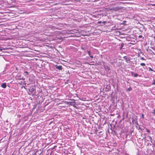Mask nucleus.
I'll use <instances>...</instances> for the list:
<instances>
[{
    "label": "nucleus",
    "mask_w": 155,
    "mask_h": 155,
    "mask_svg": "<svg viewBox=\"0 0 155 155\" xmlns=\"http://www.w3.org/2000/svg\"><path fill=\"white\" fill-rule=\"evenodd\" d=\"M103 22L104 23H106V21H104Z\"/></svg>",
    "instance_id": "nucleus-25"
},
{
    "label": "nucleus",
    "mask_w": 155,
    "mask_h": 155,
    "mask_svg": "<svg viewBox=\"0 0 155 155\" xmlns=\"http://www.w3.org/2000/svg\"><path fill=\"white\" fill-rule=\"evenodd\" d=\"M138 37L139 38H142L143 37V36L142 35H140Z\"/></svg>",
    "instance_id": "nucleus-20"
},
{
    "label": "nucleus",
    "mask_w": 155,
    "mask_h": 155,
    "mask_svg": "<svg viewBox=\"0 0 155 155\" xmlns=\"http://www.w3.org/2000/svg\"><path fill=\"white\" fill-rule=\"evenodd\" d=\"M142 117H143V114L142 115Z\"/></svg>",
    "instance_id": "nucleus-29"
},
{
    "label": "nucleus",
    "mask_w": 155,
    "mask_h": 155,
    "mask_svg": "<svg viewBox=\"0 0 155 155\" xmlns=\"http://www.w3.org/2000/svg\"><path fill=\"white\" fill-rule=\"evenodd\" d=\"M56 146H54V147H56Z\"/></svg>",
    "instance_id": "nucleus-30"
},
{
    "label": "nucleus",
    "mask_w": 155,
    "mask_h": 155,
    "mask_svg": "<svg viewBox=\"0 0 155 155\" xmlns=\"http://www.w3.org/2000/svg\"><path fill=\"white\" fill-rule=\"evenodd\" d=\"M15 78L16 80H25V78H24V77L21 75V74L20 73H18L17 75L15 77Z\"/></svg>",
    "instance_id": "nucleus-1"
},
{
    "label": "nucleus",
    "mask_w": 155,
    "mask_h": 155,
    "mask_svg": "<svg viewBox=\"0 0 155 155\" xmlns=\"http://www.w3.org/2000/svg\"><path fill=\"white\" fill-rule=\"evenodd\" d=\"M124 44L123 43H122L121 44V46H120V49H122L123 47L124 46Z\"/></svg>",
    "instance_id": "nucleus-10"
},
{
    "label": "nucleus",
    "mask_w": 155,
    "mask_h": 155,
    "mask_svg": "<svg viewBox=\"0 0 155 155\" xmlns=\"http://www.w3.org/2000/svg\"><path fill=\"white\" fill-rule=\"evenodd\" d=\"M91 58H93V56L92 55H90L89 56Z\"/></svg>",
    "instance_id": "nucleus-23"
},
{
    "label": "nucleus",
    "mask_w": 155,
    "mask_h": 155,
    "mask_svg": "<svg viewBox=\"0 0 155 155\" xmlns=\"http://www.w3.org/2000/svg\"><path fill=\"white\" fill-rule=\"evenodd\" d=\"M101 21H98V23H101Z\"/></svg>",
    "instance_id": "nucleus-24"
},
{
    "label": "nucleus",
    "mask_w": 155,
    "mask_h": 155,
    "mask_svg": "<svg viewBox=\"0 0 155 155\" xmlns=\"http://www.w3.org/2000/svg\"><path fill=\"white\" fill-rule=\"evenodd\" d=\"M148 68L149 69V71H154L151 68H150L149 67V68Z\"/></svg>",
    "instance_id": "nucleus-11"
},
{
    "label": "nucleus",
    "mask_w": 155,
    "mask_h": 155,
    "mask_svg": "<svg viewBox=\"0 0 155 155\" xmlns=\"http://www.w3.org/2000/svg\"><path fill=\"white\" fill-rule=\"evenodd\" d=\"M110 88H107V87H106V88H103V90H104V89H105V91H106L107 90H107H109L110 89Z\"/></svg>",
    "instance_id": "nucleus-9"
},
{
    "label": "nucleus",
    "mask_w": 155,
    "mask_h": 155,
    "mask_svg": "<svg viewBox=\"0 0 155 155\" xmlns=\"http://www.w3.org/2000/svg\"><path fill=\"white\" fill-rule=\"evenodd\" d=\"M16 69L17 70V68H16Z\"/></svg>",
    "instance_id": "nucleus-28"
},
{
    "label": "nucleus",
    "mask_w": 155,
    "mask_h": 155,
    "mask_svg": "<svg viewBox=\"0 0 155 155\" xmlns=\"http://www.w3.org/2000/svg\"><path fill=\"white\" fill-rule=\"evenodd\" d=\"M148 137L149 138V139H150V140H151L152 139L151 137L150 136H149Z\"/></svg>",
    "instance_id": "nucleus-18"
},
{
    "label": "nucleus",
    "mask_w": 155,
    "mask_h": 155,
    "mask_svg": "<svg viewBox=\"0 0 155 155\" xmlns=\"http://www.w3.org/2000/svg\"><path fill=\"white\" fill-rule=\"evenodd\" d=\"M132 90V88H128L127 89V91H130Z\"/></svg>",
    "instance_id": "nucleus-13"
},
{
    "label": "nucleus",
    "mask_w": 155,
    "mask_h": 155,
    "mask_svg": "<svg viewBox=\"0 0 155 155\" xmlns=\"http://www.w3.org/2000/svg\"><path fill=\"white\" fill-rule=\"evenodd\" d=\"M140 65L141 66H145V64L144 63H141L140 64Z\"/></svg>",
    "instance_id": "nucleus-12"
},
{
    "label": "nucleus",
    "mask_w": 155,
    "mask_h": 155,
    "mask_svg": "<svg viewBox=\"0 0 155 155\" xmlns=\"http://www.w3.org/2000/svg\"><path fill=\"white\" fill-rule=\"evenodd\" d=\"M152 113L155 115V109L152 112Z\"/></svg>",
    "instance_id": "nucleus-17"
},
{
    "label": "nucleus",
    "mask_w": 155,
    "mask_h": 155,
    "mask_svg": "<svg viewBox=\"0 0 155 155\" xmlns=\"http://www.w3.org/2000/svg\"><path fill=\"white\" fill-rule=\"evenodd\" d=\"M24 73L26 74H28V73L27 71H25L24 72Z\"/></svg>",
    "instance_id": "nucleus-19"
},
{
    "label": "nucleus",
    "mask_w": 155,
    "mask_h": 155,
    "mask_svg": "<svg viewBox=\"0 0 155 155\" xmlns=\"http://www.w3.org/2000/svg\"><path fill=\"white\" fill-rule=\"evenodd\" d=\"M147 131L148 133H150V131L149 130H148L147 129Z\"/></svg>",
    "instance_id": "nucleus-21"
},
{
    "label": "nucleus",
    "mask_w": 155,
    "mask_h": 155,
    "mask_svg": "<svg viewBox=\"0 0 155 155\" xmlns=\"http://www.w3.org/2000/svg\"><path fill=\"white\" fill-rule=\"evenodd\" d=\"M140 59H141V60H145V59H144V58H143V57H141V58H140Z\"/></svg>",
    "instance_id": "nucleus-16"
},
{
    "label": "nucleus",
    "mask_w": 155,
    "mask_h": 155,
    "mask_svg": "<svg viewBox=\"0 0 155 155\" xmlns=\"http://www.w3.org/2000/svg\"><path fill=\"white\" fill-rule=\"evenodd\" d=\"M24 87V86H22V87Z\"/></svg>",
    "instance_id": "nucleus-27"
},
{
    "label": "nucleus",
    "mask_w": 155,
    "mask_h": 155,
    "mask_svg": "<svg viewBox=\"0 0 155 155\" xmlns=\"http://www.w3.org/2000/svg\"><path fill=\"white\" fill-rule=\"evenodd\" d=\"M87 53H88V54L89 56H90L91 55V51H88Z\"/></svg>",
    "instance_id": "nucleus-14"
},
{
    "label": "nucleus",
    "mask_w": 155,
    "mask_h": 155,
    "mask_svg": "<svg viewBox=\"0 0 155 155\" xmlns=\"http://www.w3.org/2000/svg\"><path fill=\"white\" fill-rule=\"evenodd\" d=\"M6 83H3L1 84V86L2 87H6Z\"/></svg>",
    "instance_id": "nucleus-8"
},
{
    "label": "nucleus",
    "mask_w": 155,
    "mask_h": 155,
    "mask_svg": "<svg viewBox=\"0 0 155 155\" xmlns=\"http://www.w3.org/2000/svg\"><path fill=\"white\" fill-rule=\"evenodd\" d=\"M153 84L155 85V81H154L152 83Z\"/></svg>",
    "instance_id": "nucleus-22"
},
{
    "label": "nucleus",
    "mask_w": 155,
    "mask_h": 155,
    "mask_svg": "<svg viewBox=\"0 0 155 155\" xmlns=\"http://www.w3.org/2000/svg\"><path fill=\"white\" fill-rule=\"evenodd\" d=\"M25 89L27 90L28 89V93L29 94H30L32 92H33L34 91H35V88H29L28 89H27L26 88H24ZM27 91H28V90H27Z\"/></svg>",
    "instance_id": "nucleus-2"
},
{
    "label": "nucleus",
    "mask_w": 155,
    "mask_h": 155,
    "mask_svg": "<svg viewBox=\"0 0 155 155\" xmlns=\"http://www.w3.org/2000/svg\"><path fill=\"white\" fill-rule=\"evenodd\" d=\"M131 75L132 76L134 77H137L138 76H139L140 77H141V75H139L137 73H135L133 72H131Z\"/></svg>",
    "instance_id": "nucleus-4"
},
{
    "label": "nucleus",
    "mask_w": 155,
    "mask_h": 155,
    "mask_svg": "<svg viewBox=\"0 0 155 155\" xmlns=\"http://www.w3.org/2000/svg\"><path fill=\"white\" fill-rule=\"evenodd\" d=\"M55 67L56 68L59 70H61L62 69V66L61 65L58 66L57 65H55Z\"/></svg>",
    "instance_id": "nucleus-6"
},
{
    "label": "nucleus",
    "mask_w": 155,
    "mask_h": 155,
    "mask_svg": "<svg viewBox=\"0 0 155 155\" xmlns=\"http://www.w3.org/2000/svg\"><path fill=\"white\" fill-rule=\"evenodd\" d=\"M123 58L126 60L127 63H129V61L130 60V58L129 57H127L126 56H124L123 57Z\"/></svg>",
    "instance_id": "nucleus-5"
},
{
    "label": "nucleus",
    "mask_w": 155,
    "mask_h": 155,
    "mask_svg": "<svg viewBox=\"0 0 155 155\" xmlns=\"http://www.w3.org/2000/svg\"><path fill=\"white\" fill-rule=\"evenodd\" d=\"M121 9V7H113L111 9V10H114L115 11H117Z\"/></svg>",
    "instance_id": "nucleus-3"
},
{
    "label": "nucleus",
    "mask_w": 155,
    "mask_h": 155,
    "mask_svg": "<svg viewBox=\"0 0 155 155\" xmlns=\"http://www.w3.org/2000/svg\"><path fill=\"white\" fill-rule=\"evenodd\" d=\"M5 49H6L5 48H4L3 49H2V48H0V51H2L3 50H5Z\"/></svg>",
    "instance_id": "nucleus-15"
},
{
    "label": "nucleus",
    "mask_w": 155,
    "mask_h": 155,
    "mask_svg": "<svg viewBox=\"0 0 155 155\" xmlns=\"http://www.w3.org/2000/svg\"><path fill=\"white\" fill-rule=\"evenodd\" d=\"M82 49H84V48H83V47H82Z\"/></svg>",
    "instance_id": "nucleus-26"
},
{
    "label": "nucleus",
    "mask_w": 155,
    "mask_h": 155,
    "mask_svg": "<svg viewBox=\"0 0 155 155\" xmlns=\"http://www.w3.org/2000/svg\"><path fill=\"white\" fill-rule=\"evenodd\" d=\"M104 67L105 70L106 71H108L110 70V68L107 66H105Z\"/></svg>",
    "instance_id": "nucleus-7"
}]
</instances>
